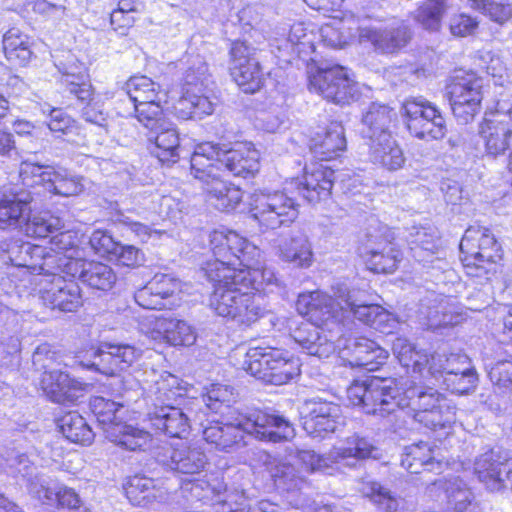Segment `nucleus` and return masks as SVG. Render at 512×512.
Instances as JSON below:
<instances>
[{"label": "nucleus", "instance_id": "f257e3e1", "mask_svg": "<svg viewBox=\"0 0 512 512\" xmlns=\"http://www.w3.org/2000/svg\"><path fill=\"white\" fill-rule=\"evenodd\" d=\"M244 434L264 442L278 443L294 437L293 424L276 411L253 409L232 423H214L203 430V438L217 449L232 451L244 446Z\"/></svg>", "mask_w": 512, "mask_h": 512}, {"label": "nucleus", "instance_id": "f03ea898", "mask_svg": "<svg viewBox=\"0 0 512 512\" xmlns=\"http://www.w3.org/2000/svg\"><path fill=\"white\" fill-rule=\"evenodd\" d=\"M342 293L340 292L336 299L321 291L302 293L298 296L296 309L299 314L308 317V321L302 322L294 329L291 336L308 355L326 359L335 352L333 336L329 337L320 328V324L331 319L340 320L338 303L341 302Z\"/></svg>", "mask_w": 512, "mask_h": 512}, {"label": "nucleus", "instance_id": "7ed1b4c3", "mask_svg": "<svg viewBox=\"0 0 512 512\" xmlns=\"http://www.w3.org/2000/svg\"><path fill=\"white\" fill-rule=\"evenodd\" d=\"M186 389L180 379L163 372L149 386L145 402L147 419L156 430L174 438H183L190 430L189 416L179 407Z\"/></svg>", "mask_w": 512, "mask_h": 512}, {"label": "nucleus", "instance_id": "20e7f679", "mask_svg": "<svg viewBox=\"0 0 512 512\" xmlns=\"http://www.w3.org/2000/svg\"><path fill=\"white\" fill-rule=\"evenodd\" d=\"M209 243L215 259L208 261L202 268L209 280L229 278V275L238 273L236 265H250L261 255V250L256 245L232 230L212 231Z\"/></svg>", "mask_w": 512, "mask_h": 512}, {"label": "nucleus", "instance_id": "39448f33", "mask_svg": "<svg viewBox=\"0 0 512 512\" xmlns=\"http://www.w3.org/2000/svg\"><path fill=\"white\" fill-rule=\"evenodd\" d=\"M34 193L22 188H12L0 193V229L25 226L31 237H43L63 226L62 219L50 213L30 216Z\"/></svg>", "mask_w": 512, "mask_h": 512}, {"label": "nucleus", "instance_id": "423d86ee", "mask_svg": "<svg viewBox=\"0 0 512 512\" xmlns=\"http://www.w3.org/2000/svg\"><path fill=\"white\" fill-rule=\"evenodd\" d=\"M217 150L210 142L197 145L191 156V175L203 183L209 202L220 211H230L242 200V191L223 178V170L215 165Z\"/></svg>", "mask_w": 512, "mask_h": 512}, {"label": "nucleus", "instance_id": "0eeeda50", "mask_svg": "<svg viewBox=\"0 0 512 512\" xmlns=\"http://www.w3.org/2000/svg\"><path fill=\"white\" fill-rule=\"evenodd\" d=\"M393 352L403 367L411 368L414 373H419L423 378L430 376L437 383L445 376L468 371V368L472 367L466 354L446 352L428 354L417 350L415 345L406 338H397L393 342Z\"/></svg>", "mask_w": 512, "mask_h": 512}, {"label": "nucleus", "instance_id": "6e6552de", "mask_svg": "<svg viewBox=\"0 0 512 512\" xmlns=\"http://www.w3.org/2000/svg\"><path fill=\"white\" fill-rule=\"evenodd\" d=\"M402 409L409 408L413 418L423 426L436 430L450 426L455 421V411L436 389L416 385L405 378L402 381Z\"/></svg>", "mask_w": 512, "mask_h": 512}, {"label": "nucleus", "instance_id": "1a4fd4ad", "mask_svg": "<svg viewBox=\"0 0 512 512\" xmlns=\"http://www.w3.org/2000/svg\"><path fill=\"white\" fill-rule=\"evenodd\" d=\"M402 381H405L404 377L356 381L347 389V398L350 404L360 406L365 413L385 417L402 409Z\"/></svg>", "mask_w": 512, "mask_h": 512}, {"label": "nucleus", "instance_id": "9d476101", "mask_svg": "<svg viewBox=\"0 0 512 512\" xmlns=\"http://www.w3.org/2000/svg\"><path fill=\"white\" fill-rule=\"evenodd\" d=\"M90 406L109 441L131 451L144 449L151 441L149 432L121 421L124 403L97 396L91 400Z\"/></svg>", "mask_w": 512, "mask_h": 512}, {"label": "nucleus", "instance_id": "9b49d317", "mask_svg": "<svg viewBox=\"0 0 512 512\" xmlns=\"http://www.w3.org/2000/svg\"><path fill=\"white\" fill-rule=\"evenodd\" d=\"M243 365L249 374L273 385L286 384L301 372L298 358L272 347L250 348Z\"/></svg>", "mask_w": 512, "mask_h": 512}, {"label": "nucleus", "instance_id": "f8f14e48", "mask_svg": "<svg viewBox=\"0 0 512 512\" xmlns=\"http://www.w3.org/2000/svg\"><path fill=\"white\" fill-rule=\"evenodd\" d=\"M461 258L466 273L473 277L488 274L494 264L502 259V248L486 227H468L460 242Z\"/></svg>", "mask_w": 512, "mask_h": 512}, {"label": "nucleus", "instance_id": "ddd939ff", "mask_svg": "<svg viewBox=\"0 0 512 512\" xmlns=\"http://www.w3.org/2000/svg\"><path fill=\"white\" fill-rule=\"evenodd\" d=\"M186 490H189L191 498L211 505L215 512H281V508L269 500H261L248 510L239 507L246 500L244 492L227 489L226 485L220 481L212 484L197 480L190 483V487Z\"/></svg>", "mask_w": 512, "mask_h": 512}, {"label": "nucleus", "instance_id": "4468645a", "mask_svg": "<svg viewBox=\"0 0 512 512\" xmlns=\"http://www.w3.org/2000/svg\"><path fill=\"white\" fill-rule=\"evenodd\" d=\"M19 177L24 186H42L47 192L63 197L76 196L84 190L82 177L62 167L40 165L30 160L20 163Z\"/></svg>", "mask_w": 512, "mask_h": 512}, {"label": "nucleus", "instance_id": "2eb2a0df", "mask_svg": "<svg viewBox=\"0 0 512 512\" xmlns=\"http://www.w3.org/2000/svg\"><path fill=\"white\" fill-rule=\"evenodd\" d=\"M409 133L421 140L442 139L446 134L445 119L437 106L422 96L406 99L401 108Z\"/></svg>", "mask_w": 512, "mask_h": 512}, {"label": "nucleus", "instance_id": "dca6fc26", "mask_svg": "<svg viewBox=\"0 0 512 512\" xmlns=\"http://www.w3.org/2000/svg\"><path fill=\"white\" fill-rule=\"evenodd\" d=\"M483 82L474 72L458 71L447 85L451 109L459 123L468 124L480 112Z\"/></svg>", "mask_w": 512, "mask_h": 512}, {"label": "nucleus", "instance_id": "f3484780", "mask_svg": "<svg viewBox=\"0 0 512 512\" xmlns=\"http://www.w3.org/2000/svg\"><path fill=\"white\" fill-rule=\"evenodd\" d=\"M286 191H260L253 194L250 211L260 227L277 229L297 218V204Z\"/></svg>", "mask_w": 512, "mask_h": 512}, {"label": "nucleus", "instance_id": "a211bd4d", "mask_svg": "<svg viewBox=\"0 0 512 512\" xmlns=\"http://www.w3.org/2000/svg\"><path fill=\"white\" fill-rule=\"evenodd\" d=\"M61 271H43L37 282L43 304L51 309L74 312L83 303L79 285L73 279H66Z\"/></svg>", "mask_w": 512, "mask_h": 512}, {"label": "nucleus", "instance_id": "6ab92c4d", "mask_svg": "<svg viewBox=\"0 0 512 512\" xmlns=\"http://www.w3.org/2000/svg\"><path fill=\"white\" fill-rule=\"evenodd\" d=\"M155 459L166 469L186 476L201 474L209 464L204 449L196 443L188 442L159 447Z\"/></svg>", "mask_w": 512, "mask_h": 512}, {"label": "nucleus", "instance_id": "aec40b11", "mask_svg": "<svg viewBox=\"0 0 512 512\" xmlns=\"http://www.w3.org/2000/svg\"><path fill=\"white\" fill-rule=\"evenodd\" d=\"M230 72L245 93H255L264 84V73L256 58V49L244 41H235L230 48Z\"/></svg>", "mask_w": 512, "mask_h": 512}, {"label": "nucleus", "instance_id": "412c9836", "mask_svg": "<svg viewBox=\"0 0 512 512\" xmlns=\"http://www.w3.org/2000/svg\"><path fill=\"white\" fill-rule=\"evenodd\" d=\"M310 90L322 95L336 104H346L357 94L355 82L349 77L347 69L340 65L319 68L309 77Z\"/></svg>", "mask_w": 512, "mask_h": 512}, {"label": "nucleus", "instance_id": "4be33fe9", "mask_svg": "<svg viewBox=\"0 0 512 512\" xmlns=\"http://www.w3.org/2000/svg\"><path fill=\"white\" fill-rule=\"evenodd\" d=\"M359 42L370 44L377 53L396 54L411 40V31L403 22L361 25L358 28Z\"/></svg>", "mask_w": 512, "mask_h": 512}, {"label": "nucleus", "instance_id": "5701e85b", "mask_svg": "<svg viewBox=\"0 0 512 512\" xmlns=\"http://www.w3.org/2000/svg\"><path fill=\"white\" fill-rule=\"evenodd\" d=\"M366 296L360 291L343 292L339 302L340 319L352 315L358 321L377 330L384 331L392 328L395 319L393 315L377 304L368 303Z\"/></svg>", "mask_w": 512, "mask_h": 512}, {"label": "nucleus", "instance_id": "b1692460", "mask_svg": "<svg viewBox=\"0 0 512 512\" xmlns=\"http://www.w3.org/2000/svg\"><path fill=\"white\" fill-rule=\"evenodd\" d=\"M140 356V351L128 344H102L93 353V359L82 366L106 376H114L127 369Z\"/></svg>", "mask_w": 512, "mask_h": 512}, {"label": "nucleus", "instance_id": "393cba45", "mask_svg": "<svg viewBox=\"0 0 512 512\" xmlns=\"http://www.w3.org/2000/svg\"><path fill=\"white\" fill-rule=\"evenodd\" d=\"M1 260L15 267H24L32 273L39 275L43 271L51 272L52 257L51 253L46 251V247L33 245L29 242H23L19 239L12 240L2 249Z\"/></svg>", "mask_w": 512, "mask_h": 512}, {"label": "nucleus", "instance_id": "a878e982", "mask_svg": "<svg viewBox=\"0 0 512 512\" xmlns=\"http://www.w3.org/2000/svg\"><path fill=\"white\" fill-rule=\"evenodd\" d=\"M61 259L64 274L72 278L78 277L93 289L108 291L116 283L117 276L107 264L84 259Z\"/></svg>", "mask_w": 512, "mask_h": 512}, {"label": "nucleus", "instance_id": "bb28decb", "mask_svg": "<svg viewBox=\"0 0 512 512\" xmlns=\"http://www.w3.org/2000/svg\"><path fill=\"white\" fill-rule=\"evenodd\" d=\"M303 428L313 438H325L342 424V411L338 404L324 400L307 403Z\"/></svg>", "mask_w": 512, "mask_h": 512}, {"label": "nucleus", "instance_id": "cd10ccee", "mask_svg": "<svg viewBox=\"0 0 512 512\" xmlns=\"http://www.w3.org/2000/svg\"><path fill=\"white\" fill-rule=\"evenodd\" d=\"M334 179L332 169L319 165L311 170L305 169L304 175L292 179L286 190L290 193L295 191L308 202L316 203L330 196Z\"/></svg>", "mask_w": 512, "mask_h": 512}, {"label": "nucleus", "instance_id": "c85d7f7f", "mask_svg": "<svg viewBox=\"0 0 512 512\" xmlns=\"http://www.w3.org/2000/svg\"><path fill=\"white\" fill-rule=\"evenodd\" d=\"M238 273L229 275V278L219 277V280H210L214 283V291L210 297V307L222 317L234 319L242 303L245 290L252 289L245 283H240Z\"/></svg>", "mask_w": 512, "mask_h": 512}, {"label": "nucleus", "instance_id": "c756f323", "mask_svg": "<svg viewBox=\"0 0 512 512\" xmlns=\"http://www.w3.org/2000/svg\"><path fill=\"white\" fill-rule=\"evenodd\" d=\"M217 150L213 157L215 165L221 167L223 174L229 172L235 177L247 178L259 171V152L246 145L223 151L217 144L211 143Z\"/></svg>", "mask_w": 512, "mask_h": 512}, {"label": "nucleus", "instance_id": "7c9ffc66", "mask_svg": "<svg viewBox=\"0 0 512 512\" xmlns=\"http://www.w3.org/2000/svg\"><path fill=\"white\" fill-rule=\"evenodd\" d=\"M508 459L495 449L479 454L474 461V474L486 490L505 493L504 476Z\"/></svg>", "mask_w": 512, "mask_h": 512}, {"label": "nucleus", "instance_id": "2f4dec72", "mask_svg": "<svg viewBox=\"0 0 512 512\" xmlns=\"http://www.w3.org/2000/svg\"><path fill=\"white\" fill-rule=\"evenodd\" d=\"M180 290L179 281L167 274H156L145 286L138 289L134 298L145 309L167 308V300Z\"/></svg>", "mask_w": 512, "mask_h": 512}, {"label": "nucleus", "instance_id": "473e14b6", "mask_svg": "<svg viewBox=\"0 0 512 512\" xmlns=\"http://www.w3.org/2000/svg\"><path fill=\"white\" fill-rule=\"evenodd\" d=\"M364 255L370 269L377 273H392L403 258L397 245L382 235H369L364 246Z\"/></svg>", "mask_w": 512, "mask_h": 512}, {"label": "nucleus", "instance_id": "72a5a7b5", "mask_svg": "<svg viewBox=\"0 0 512 512\" xmlns=\"http://www.w3.org/2000/svg\"><path fill=\"white\" fill-rule=\"evenodd\" d=\"M40 385L51 401L60 404L76 402L83 395L85 389L84 383L71 378L69 374L60 370L43 372Z\"/></svg>", "mask_w": 512, "mask_h": 512}, {"label": "nucleus", "instance_id": "f704fd0d", "mask_svg": "<svg viewBox=\"0 0 512 512\" xmlns=\"http://www.w3.org/2000/svg\"><path fill=\"white\" fill-rule=\"evenodd\" d=\"M413 258L423 263H432L440 250V237L431 225H414L407 229L405 236Z\"/></svg>", "mask_w": 512, "mask_h": 512}, {"label": "nucleus", "instance_id": "c9c22d12", "mask_svg": "<svg viewBox=\"0 0 512 512\" xmlns=\"http://www.w3.org/2000/svg\"><path fill=\"white\" fill-rule=\"evenodd\" d=\"M126 497L134 506L152 507L170 499L167 489L156 486L155 481L145 476L131 477L124 487Z\"/></svg>", "mask_w": 512, "mask_h": 512}, {"label": "nucleus", "instance_id": "e433bc0d", "mask_svg": "<svg viewBox=\"0 0 512 512\" xmlns=\"http://www.w3.org/2000/svg\"><path fill=\"white\" fill-rule=\"evenodd\" d=\"M61 73L60 83L66 91L85 102L92 97L93 90L85 65L74 58L56 65Z\"/></svg>", "mask_w": 512, "mask_h": 512}, {"label": "nucleus", "instance_id": "4c0bfd02", "mask_svg": "<svg viewBox=\"0 0 512 512\" xmlns=\"http://www.w3.org/2000/svg\"><path fill=\"white\" fill-rule=\"evenodd\" d=\"M512 130L510 125L498 116L484 118L479 126V135L484 143L488 155L498 156L509 147Z\"/></svg>", "mask_w": 512, "mask_h": 512}, {"label": "nucleus", "instance_id": "58836bf2", "mask_svg": "<svg viewBox=\"0 0 512 512\" xmlns=\"http://www.w3.org/2000/svg\"><path fill=\"white\" fill-rule=\"evenodd\" d=\"M329 455L336 463L353 465L356 460L378 459L380 450L370 439L355 434L348 437L342 445L334 447Z\"/></svg>", "mask_w": 512, "mask_h": 512}, {"label": "nucleus", "instance_id": "ea45409f", "mask_svg": "<svg viewBox=\"0 0 512 512\" xmlns=\"http://www.w3.org/2000/svg\"><path fill=\"white\" fill-rule=\"evenodd\" d=\"M64 223V221L62 220ZM64 225L54 231L49 232L48 235L42 238L50 237V247L46 248L47 252L51 253L52 263L51 269L61 271L64 273L61 258L71 259H83L81 257V251L78 248V237L77 234L70 230H63Z\"/></svg>", "mask_w": 512, "mask_h": 512}, {"label": "nucleus", "instance_id": "a19ab883", "mask_svg": "<svg viewBox=\"0 0 512 512\" xmlns=\"http://www.w3.org/2000/svg\"><path fill=\"white\" fill-rule=\"evenodd\" d=\"M369 157L374 164H378L390 171L401 168L405 157L400 146L391 134L368 140Z\"/></svg>", "mask_w": 512, "mask_h": 512}, {"label": "nucleus", "instance_id": "79ce46f5", "mask_svg": "<svg viewBox=\"0 0 512 512\" xmlns=\"http://www.w3.org/2000/svg\"><path fill=\"white\" fill-rule=\"evenodd\" d=\"M344 127L339 122H331L323 135L311 140L310 149L322 161L334 159L346 149Z\"/></svg>", "mask_w": 512, "mask_h": 512}, {"label": "nucleus", "instance_id": "37998d69", "mask_svg": "<svg viewBox=\"0 0 512 512\" xmlns=\"http://www.w3.org/2000/svg\"><path fill=\"white\" fill-rule=\"evenodd\" d=\"M278 256L282 261L298 268H308L313 263L311 243L301 232H296L281 241Z\"/></svg>", "mask_w": 512, "mask_h": 512}, {"label": "nucleus", "instance_id": "c03bdc74", "mask_svg": "<svg viewBox=\"0 0 512 512\" xmlns=\"http://www.w3.org/2000/svg\"><path fill=\"white\" fill-rule=\"evenodd\" d=\"M396 118L394 109L386 104L373 102L362 116L364 138L371 140L391 134L390 125Z\"/></svg>", "mask_w": 512, "mask_h": 512}, {"label": "nucleus", "instance_id": "a18cd8bd", "mask_svg": "<svg viewBox=\"0 0 512 512\" xmlns=\"http://www.w3.org/2000/svg\"><path fill=\"white\" fill-rule=\"evenodd\" d=\"M268 470L277 489L292 496L309 486L305 474L295 464L274 461L269 463Z\"/></svg>", "mask_w": 512, "mask_h": 512}, {"label": "nucleus", "instance_id": "49530a36", "mask_svg": "<svg viewBox=\"0 0 512 512\" xmlns=\"http://www.w3.org/2000/svg\"><path fill=\"white\" fill-rule=\"evenodd\" d=\"M148 138L155 144V156L163 163H174L179 158V134L170 122L162 124L158 131L149 132Z\"/></svg>", "mask_w": 512, "mask_h": 512}, {"label": "nucleus", "instance_id": "de8ad7c7", "mask_svg": "<svg viewBox=\"0 0 512 512\" xmlns=\"http://www.w3.org/2000/svg\"><path fill=\"white\" fill-rule=\"evenodd\" d=\"M176 111L183 119H202L204 116L213 113L214 105L209 97L204 94V90L184 88L182 96L177 102Z\"/></svg>", "mask_w": 512, "mask_h": 512}, {"label": "nucleus", "instance_id": "09e8293b", "mask_svg": "<svg viewBox=\"0 0 512 512\" xmlns=\"http://www.w3.org/2000/svg\"><path fill=\"white\" fill-rule=\"evenodd\" d=\"M440 487L445 496L447 512L467 511L474 499V495L465 481L459 477H451L440 481Z\"/></svg>", "mask_w": 512, "mask_h": 512}, {"label": "nucleus", "instance_id": "8fccbe9b", "mask_svg": "<svg viewBox=\"0 0 512 512\" xmlns=\"http://www.w3.org/2000/svg\"><path fill=\"white\" fill-rule=\"evenodd\" d=\"M181 63L185 66L182 90L184 88H195L202 91L209 87L212 82L211 75L208 64L203 56L188 53L181 59Z\"/></svg>", "mask_w": 512, "mask_h": 512}, {"label": "nucleus", "instance_id": "3c124183", "mask_svg": "<svg viewBox=\"0 0 512 512\" xmlns=\"http://www.w3.org/2000/svg\"><path fill=\"white\" fill-rule=\"evenodd\" d=\"M3 50L7 61L13 66H25L32 57L29 37L16 28L4 34Z\"/></svg>", "mask_w": 512, "mask_h": 512}, {"label": "nucleus", "instance_id": "603ef678", "mask_svg": "<svg viewBox=\"0 0 512 512\" xmlns=\"http://www.w3.org/2000/svg\"><path fill=\"white\" fill-rule=\"evenodd\" d=\"M61 433L69 441L88 445L94 439V433L85 419L76 411H70L58 420Z\"/></svg>", "mask_w": 512, "mask_h": 512}, {"label": "nucleus", "instance_id": "864d4df0", "mask_svg": "<svg viewBox=\"0 0 512 512\" xmlns=\"http://www.w3.org/2000/svg\"><path fill=\"white\" fill-rule=\"evenodd\" d=\"M435 458L428 443L419 442L405 447L401 466L411 474H418L422 469L433 470Z\"/></svg>", "mask_w": 512, "mask_h": 512}, {"label": "nucleus", "instance_id": "5fc2aeb1", "mask_svg": "<svg viewBox=\"0 0 512 512\" xmlns=\"http://www.w3.org/2000/svg\"><path fill=\"white\" fill-rule=\"evenodd\" d=\"M261 256L250 265H243L244 268H239L238 280L240 283H245L256 292L264 290L265 287L271 285H279V279L273 269L260 266Z\"/></svg>", "mask_w": 512, "mask_h": 512}, {"label": "nucleus", "instance_id": "6e6d98bb", "mask_svg": "<svg viewBox=\"0 0 512 512\" xmlns=\"http://www.w3.org/2000/svg\"><path fill=\"white\" fill-rule=\"evenodd\" d=\"M125 88L133 105L153 99H166V92L160 85L144 75L131 77Z\"/></svg>", "mask_w": 512, "mask_h": 512}, {"label": "nucleus", "instance_id": "4d7b16f0", "mask_svg": "<svg viewBox=\"0 0 512 512\" xmlns=\"http://www.w3.org/2000/svg\"><path fill=\"white\" fill-rule=\"evenodd\" d=\"M454 0H426L416 11L415 19L425 29L437 31L444 15L454 6Z\"/></svg>", "mask_w": 512, "mask_h": 512}, {"label": "nucleus", "instance_id": "13d9d810", "mask_svg": "<svg viewBox=\"0 0 512 512\" xmlns=\"http://www.w3.org/2000/svg\"><path fill=\"white\" fill-rule=\"evenodd\" d=\"M335 343V350L339 349L341 357L346 359L351 367L363 365V359L369 349H373L374 341L365 337H339Z\"/></svg>", "mask_w": 512, "mask_h": 512}, {"label": "nucleus", "instance_id": "bf43d9fd", "mask_svg": "<svg viewBox=\"0 0 512 512\" xmlns=\"http://www.w3.org/2000/svg\"><path fill=\"white\" fill-rule=\"evenodd\" d=\"M265 313L263 296L254 289H249L245 290L242 303L233 321L239 325L250 326L264 317Z\"/></svg>", "mask_w": 512, "mask_h": 512}, {"label": "nucleus", "instance_id": "052dcab7", "mask_svg": "<svg viewBox=\"0 0 512 512\" xmlns=\"http://www.w3.org/2000/svg\"><path fill=\"white\" fill-rule=\"evenodd\" d=\"M361 491L384 512H396L402 503V499L397 494L376 481L364 482Z\"/></svg>", "mask_w": 512, "mask_h": 512}, {"label": "nucleus", "instance_id": "680f3d73", "mask_svg": "<svg viewBox=\"0 0 512 512\" xmlns=\"http://www.w3.org/2000/svg\"><path fill=\"white\" fill-rule=\"evenodd\" d=\"M448 298L432 295L420 305V313L427 319L428 326L437 328L453 324L452 315L447 311Z\"/></svg>", "mask_w": 512, "mask_h": 512}, {"label": "nucleus", "instance_id": "e2e57ef3", "mask_svg": "<svg viewBox=\"0 0 512 512\" xmlns=\"http://www.w3.org/2000/svg\"><path fill=\"white\" fill-rule=\"evenodd\" d=\"M163 101L165 99H153L134 105L135 117L149 132L158 131L162 124L167 123L163 118Z\"/></svg>", "mask_w": 512, "mask_h": 512}, {"label": "nucleus", "instance_id": "0e129e2a", "mask_svg": "<svg viewBox=\"0 0 512 512\" xmlns=\"http://www.w3.org/2000/svg\"><path fill=\"white\" fill-rule=\"evenodd\" d=\"M440 382L452 393L467 394L476 388L478 374L472 366L468 368V371H461L460 373L445 376L444 379H440Z\"/></svg>", "mask_w": 512, "mask_h": 512}, {"label": "nucleus", "instance_id": "69168bd1", "mask_svg": "<svg viewBox=\"0 0 512 512\" xmlns=\"http://www.w3.org/2000/svg\"><path fill=\"white\" fill-rule=\"evenodd\" d=\"M487 371L491 383L500 393L512 390V358L487 366Z\"/></svg>", "mask_w": 512, "mask_h": 512}, {"label": "nucleus", "instance_id": "338daca9", "mask_svg": "<svg viewBox=\"0 0 512 512\" xmlns=\"http://www.w3.org/2000/svg\"><path fill=\"white\" fill-rule=\"evenodd\" d=\"M166 330L168 333L167 343L172 346H191L196 341L195 330L185 321L177 319H169Z\"/></svg>", "mask_w": 512, "mask_h": 512}, {"label": "nucleus", "instance_id": "774afa93", "mask_svg": "<svg viewBox=\"0 0 512 512\" xmlns=\"http://www.w3.org/2000/svg\"><path fill=\"white\" fill-rule=\"evenodd\" d=\"M234 388L225 384H211L203 395V402L213 412L217 413L223 404L227 406L235 401Z\"/></svg>", "mask_w": 512, "mask_h": 512}]
</instances>
